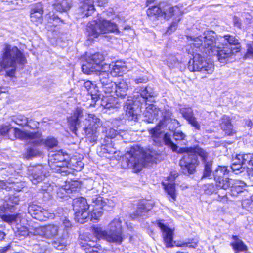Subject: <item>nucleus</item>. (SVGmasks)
<instances>
[{
	"label": "nucleus",
	"mask_w": 253,
	"mask_h": 253,
	"mask_svg": "<svg viewBox=\"0 0 253 253\" xmlns=\"http://www.w3.org/2000/svg\"><path fill=\"white\" fill-rule=\"evenodd\" d=\"M147 14L150 17H162V10L161 7V3L159 4V6H155L149 8L147 10Z\"/></svg>",
	"instance_id": "a19ab883"
},
{
	"label": "nucleus",
	"mask_w": 253,
	"mask_h": 253,
	"mask_svg": "<svg viewBox=\"0 0 253 253\" xmlns=\"http://www.w3.org/2000/svg\"><path fill=\"white\" fill-rule=\"evenodd\" d=\"M108 232L100 227H94L92 232L96 238L104 239L109 243L121 245L123 241L122 222L119 219H113L108 226Z\"/></svg>",
	"instance_id": "423d86ee"
},
{
	"label": "nucleus",
	"mask_w": 253,
	"mask_h": 253,
	"mask_svg": "<svg viewBox=\"0 0 253 253\" xmlns=\"http://www.w3.org/2000/svg\"><path fill=\"white\" fill-rule=\"evenodd\" d=\"M48 157V164L51 169H56L55 167L60 165H68L67 155H64L62 152L49 154Z\"/></svg>",
	"instance_id": "a211bd4d"
},
{
	"label": "nucleus",
	"mask_w": 253,
	"mask_h": 253,
	"mask_svg": "<svg viewBox=\"0 0 253 253\" xmlns=\"http://www.w3.org/2000/svg\"><path fill=\"white\" fill-rule=\"evenodd\" d=\"M148 209L145 207L144 204L140 203L138 208L133 214V218H135L138 217L143 216L148 212Z\"/></svg>",
	"instance_id": "49530a36"
},
{
	"label": "nucleus",
	"mask_w": 253,
	"mask_h": 253,
	"mask_svg": "<svg viewBox=\"0 0 253 253\" xmlns=\"http://www.w3.org/2000/svg\"><path fill=\"white\" fill-rule=\"evenodd\" d=\"M162 184L168 194L170 196L172 201H175L176 200V194L174 183L172 182H163Z\"/></svg>",
	"instance_id": "72a5a7b5"
},
{
	"label": "nucleus",
	"mask_w": 253,
	"mask_h": 253,
	"mask_svg": "<svg viewBox=\"0 0 253 253\" xmlns=\"http://www.w3.org/2000/svg\"><path fill=\"white\" fill-rule=\"evenodd\" d=\"M60 227L55 224H48L37 228L35 232L37 234L46 239H53L58 235Z\"/></svg>",
	"instance_id": "dca6fc26"
},
{
	"label": "nucleus",
	"mask_w": 253,
	"mask_h": 253,
	"mask_svg": "<svg viewBox=\"0 0 253 253\" xmlns=\"http://www.w3.org/2000/svg\"><path fill=\"white\" fill-rule=\"evenodd\" d=\"M94 2V0H84L80 3V12L86 17L92 15L95 11Z\"/></svg>",
	"instance_id": "5701e85b"
},
{
	"label": "nucleus",
	"mask_w": 253,
	"mask_h": 253,
	"mask_svg": "<svg viewBox=\"0 0 253 253\" xmlns=\"http://www.w3.org/2000/svg\"><path fill=\"white\" fill-rule=\"evenodd\" d=\"M54 7V8L58 11H59L60 12H65V11H64V8L63 7H62V6H61V3L60 1L59 2H58L56 3H55L54 5H53Z\"/></svg>",
	"instance_id": "338daca9"
},
{
	"label": "nucleus",
	"mask_w": 253,
	"mask_h": 253,
	"mask_svg": "<svg viewBox=\"0 0 253 253\" xmlns=\"http://www.w3.org/2000/svg\"><path fill=\"white\" fill-rule=\"evenodd\" d=\"M232 238L234 240V241L230 243V245L234 251L240 252L246 251L248 250L247 246L237 236L233 235Z\"/></svg>",
	"instance_id": "473e14b6"
},
{
	"label": "nucleus",
	"mask_w": 253,
	"mask_h": 253,
	"mask_svg": "<svg viewBox=\"0 0 253 253\" xmlns=\"http://www.w3.org/2000/svg\"><path fill=\"white\" fill-rule=\"evenodd\" d=\"M28 213L33 218L39 221H45L46 219L52 218L53 216L52 214L42 207L34 204L29 205Z\"/></svg>",
	"instance_id": "2eb2a0df"
},
{
	"label": "nucleus",
	"mask_w": 253,
	"mask_h": 253,
	"mask_svg": "<svg viewBox=\"0 0 253 253\" xmlns=\"http://www.w3.org/2000/svg\"><path fill=\"white\" fill-rule=\"evenodd\" d=\"M247 164L253 166L251 169L253 172V154H238L233 160L232 164Z\"/></svg>",
	"instance_id": "b1692460"
},
{
	"label": "nucleus",
	"mask_w": 253,
	"mask_h": 253,
	"mask_svg": "<svg viewBox=\"0 0 253 253\" xmlns=\"http://www.w3.org/2000/svg\"><path fill=\"white\" fill-rule=\"evenodd\" d=\"M43 7L41 4L34 5L31 10L30 18L34 22L42 23V21Z\"/></svg>",
	"instance_id": "393cba45"
},
{
	"label": "nucleus",
	"mask_w": 253,
	"mask_h": 253,
	"mask_svg": "<svg viewBox=\"0 0 253 253\" xmlns=\"http://www.w3.org/2000/svg\"><path fill=\"white\" fill-rule=\"evenodd\" d=\"M99 191L94 188L88 192V200H91L94 204L92 205L93 208L90 209L89 217L91 220H97L102 214V210H108L105 208V202L103 201V198L99 196Z\"/></svg>",
	"instance_id": "9d476101"
},
{
	"label": "nucleus",
	"mask_w": 253,
	"mask_h": 253,
	"mask_svg": "<svg viewBox=\"0 0 253 253\" xmlns=\"http://www.w3.org/2000/svg\"><path fill=\"white\" fill-rule=\"evenodd\" d=\"M230 172L227 167L218 166L213 172L215 181H217V183L219 184V180L228 178Z\"/></svg>",
	"instance_id": "bb28decb"
},
{
	"label": "nucleus",
	"mask_w": 253,
	"mask_h": 253,
	"mask_svg": "<svg viewBox=\"0 0 253 253\" xmlns=\"http://www.w3.org/2000/svg\"><path fill=\"white\" fill-rule=\"evenodd\" d=\"M140 102L133 99H128L124 106L125 111H136L139 109Z\"/></svg>",
	"instance_id": "f704fd0d"
},
{
	"label": "nucleus",
	"mask_w": 253,
	"mask_h": 253,
	"mask_svg": "<svg viewBox=\"0 0 253 253\" xmlns=\"http://www.w3.org/2000/svg\"><path fill=\"white\" fill-rule=\"evenodd\" d=\"M41 139L42 140V144H44L49 149L53 148L58 145L57 140L54 137H48L45 140H43L42 137Z\"/></svg>",
	"instance_id": "a18cd8bd"
},
{
	"label": "nucleus",
	"mask_w": 253,
	"mask_h": 253,
	"mask_svg": "<svg viewBox=\"0 0 253 253\" xmlns=\"http://www.w3.org/2000/svg\"><path fill=\"white\" fill-rule=\"evenodd\" d=\"M7 185V181L5 182L4 181H0V197L3 196L1 193H2L3 194H4V192L3 191L4 190H5V187Z\"/></svg>",
	"instance_id": "69168bd1"
},
{
	"label": "nucleus",
	"mask_w": 253,
	"mask_h": 253,
	"mask_svg": "<svg viewBox=\"0 0 253 253\" xmlns=\"http://www.w3.org/2000/svg\"><path fill=\"white\" fill-rule=\"evenodd\" d=\"M181 19V17H174L172 18V22L168 28V30L166 33L168 34H170L173 32L175 31L178 26V24Z\"/></svg>",
	"instance_id": "8fccbe9b"
},
{
	"label": "nucleus",
	"mask_w": 253,
	"mask_h": 253,
	"mask_svg": "<svg viewBox=\"0 0 253 253\" xmlns=\"http://www.w3.org/2000/svg\"><path fill=\"white\" fill-rule=\"evenodd\" d=\"M46 243L43 241L32 246V253H48L46 248Z\"/></svg>",
	"instance_id": "58836bf2"
},
{
	"label": "nucleus",
	"mask_w": 253,
	"mask_h": 253,
	"mask_svg": "<svg viewBox=\"0 0 253 253\" xmlns=\"http://www.w3.org/2000/svg\"><path fill=\"white\" fill-rule=\"evenodd\" d=\"M183 157L179 161V166L185 174H192L195 171L196 167L199 164L197 156L203 163L209 161V153L199 146L184 148Z\"/></svg>",
	"instance_id": "20e7f679"
},
{
	"label": "nucleus",
	"mask_w": 253,
	"mask_h": 253,
	"mask_svg": "<svg viewBox=\"0 0 253 253\" xmlns=\"http://www.w3.org/2000/svg\"><path fill=\"white\" fill-rule=\"evenodd\" d=\"M101 150L104 153L114 154L116 153V148L114 147L112 143H105L102 145Z\"/></svg>",
	"instance_id": "5fc2aeb1"
},
{
	"label": "nucleus",
	"mask_w": 253,
	"mask_h": 253,
	"mask_svg": "<svg viewBox=\"0 0 253 253\" xmlns=\"http://www.w3.org/2000/svg\"><path fill=\"white\" fill-rule=\"evenodd\" d=\"M198 240L196 239H188L185 241L176 245L178 247H188L190 248L195 249L198 247Z\"/></svg>",
	"instance_id": "c03bdc74"
},
{
	"label": "nucleus",
	"mask_w": 253,
	"mask_h": 253,
	"mask_svg": "<svg viewBox=\"0 0 253 253\" xmlns=\"http://www.w3.org/2000/svg\"><path fill=\"white\" fill-rule=\"evenodd\" d=\"M31 169H29V171H31L29 178L34 184H37L45 178L46 176L45 169L42 166L39 165Z\"/></svg>",
	"instance_id": "aec40b11"
},
{
	"label": "nucleus",
	"mask_w": 253,
	"mask_h": 253,
	"mask_svg": "<svg viewBox=\"0 0 253 253\" xmlns=\"http://www.w3.org/2000/svg\"><path fill=\"white\" fill-rule=\"evenodd\" d=\"M56 169H51L53 172L60 173L62 175H66L70 173L68 165H60L55 167Z\"/></svg>",
	"instance_id": "3c124183"
},
{
	"label": "nucleus",
	"mask_w": 253,
	"mask_h": 253,
	"mask_svg": "<svg viewBox=\"0 0 253 253\" xmlns=\"http://www.w3.org/2000/svg\"><path fill=\"white\" fill-rule=\"evenodd\" d=\"M247 167V164H232L230 168L232 169V172L238 174L244 172Z\"/></svg>",
	"instance_id": "603ef678"
},
{
	"label": "nucleus",
	"mask_w": 253,
	"mask_h": 253,
	"mask_svg": "<svg viewBox=\"0 0 253 253\" xmlns=\"http://www.w3.org/2000/svg\"><path fill=\"white\" fill-rule=\"evenodd\" d=\"M99 77L100 82L102 84V87L113 81L111 79L109 73L103 71V70H101L99 72Z\"/></svg>",
	"instance_id": "ea45409f"
},
{
	"label": "nucleus",
	"mask_w": 253,
	"mask_h": 253,
	"mask_svg": "<svg viewBox=\"0 0 253 253\" xmlns=\"http://www.w3.org/2000/svg\"><path fill=\"white\" fill-rule=\"evenodd\" d=\"M203 189L206 194L211 195L214 193H216L217 189L213 183H208L204 185Z\"/></svg>",
	"instance_id": "09e8293b"
},
{
	"label": "nucleus",
	"mask_w": 253,
	"mask_h": 253,
	"mask_svg": "<svg viewBox=\"0 0 253 253\" xmlns=\"http://www.w3.org/2000/svg\"><path fill=\"white\" fill-rule=\"evenodd\" d=\"M4 195L1 196V199L3 200L5 203L3 205L0 206V216L5 222L9 223H15L20 219L19 214H7V213L15 211L14 206L19 204V196L16 194H4Z\"/></svg>",
	"instance_id": "6e6552de"
},
{
	"label": "nucleus",
	"mask_w": 253,
	"mask_h": 253,
	"mask_svg": "<svg viewBox=\"0 0 253 253\" xmlns=\"http://www.w3.org/2000/svg\"><path fill=\"white\" fill-rule=\"evenodd\" d=\"M71 226L72 224L69 220L65 218L63 220L62 225L59 226L60 231L62 228H64L63 233L58 238L52 242V245L54 248L58 250H61L66 247L68 244L69 237L68 230Z\"/></svg>",
	"instance_id": "ddd939ff"
},
{
	"label": "nucleus",
	"mask_w": 253,
	"mask_h": 253,
	"mask_svg": "<svg viewBox=\"0 0 253 253\" xmlns=\"http://www.w3.org/2000/svg\"><path fill=\"white\" fill-rule=\"evenodd\" d=\"M83 112H75L74 115L68 119L69 129L76 135H77V131L80 127L81 122L84 120L83 122L85 126L83 129L85 131L86 135L88 136H93L94 140L96 137V133L100 131L103 133H106V134L113 138L117 135L122 136V133L124 132L122 130L117 131L113 128H110L109 131L107 128L102 126V122L100 120L97 118L93 114H87L85 112V114H83Z\"/></svg>",
	"instance_id": "f03ea898"
},
{
	"label": "nucleus",
	"mask_w": 253,
	"mask_h": 253,
	"mask_svg": "<svg viewBox=\"0 0 253 253\" xmlns=\"http://www.w3.org/2000/svg\"><path fill=\"white\" fill-rule=\"evenodd\" d=\"M61 6L64 8V11H67L71 7V3L68 0H62L61 1Z\"/></svg>",
	"instance_id": "052dcab7"
},
{
	"label": "nucleus",
	"mask_w": 253,
	"mask_h": 253,
	"mask_svg": "<svg viewBox=\"0 0 253 253\" xmlns=\"http://www.w3.org/2000/svg\"><path fill=\"white\" fill-rule=\"evenodd\" d=\"M24 183L18 182L7 181V185L5 187L6 191H20L24 188Z\"/></svg>",
	"instance_id": "4c0bfd02"
},
{
	"label": "nucleus",
	"mask_w": 253,
	"mask_h": 253,
	"mask_svg": "<svg viewBox=\"0 0 253 253\" xmlns=\"http://www.w3.org/2000/svg\"><path fill=\"white\" fill-rule=\"evenodd\" d=\"M216 41L222 45H225L229 47H233L235 52L239 51L240 42L239 40L235 36L229 34L225 35L216 39Z\"/></svg>",
	"instance_id": "6ab92c4d"
},
{
	"label": "nucleus",
	"mask_w": 253,
	"mask_h": 253,
	"mask_svg": "<svg viewBox=\"0 0 253 253\" xmlns=\"http://www.w3.org/2000/svg\"><path fill=\"white\" fill-rule=\"evenodd\" d=\"M82 70L86 74H91L95 72H100L101 70H103V67L98 65H95L87 59V61L83 64Z\"/></svg>",
	"instance_id": "2f4dec72"
},
{
	"label": "nucleus",
	"mask_w": 253,
	"mask_h": 253,
	"mask_svg": "<svg viewBox=\"0 0 253 253\" xmlns=\"http://www.w3.org/2000/svg\"><path fill=\"white\" fill-rule=\"evenodd\" d=\"M148 116V119L146 118L145 120L149 123H153L154 122L155 120H157L155 118V117H153L152 116L151 112H146V114H145V117H147Z\"/></svg>",
	"instance_id": "0e129e2a"
},
{
	"label": "nucleus",
	"mask_w": 253,
	"mask_h": 253,
	"mask_svg": "<svg viewBox=\"0 0 253 253\" xmlns=\"http://www.w3.org/2000/svg\"><path fill=\"white\" fill-rule=\"evenodd\" d=\"M233 23L235 26L241 28V22L239 18L235 16L233 18Z\"/></svg>",
	"instance_id": "774afa93"
},
{
	"label": "nucleus",
	"mask_w": 253,
	"mask_h": 253,
	"mask_svg": "<svg viewBox=\"0 0 253 253\" xmlns=\"http://www.w3.org/2000/svg\"><path fill=\"white\" fill-rule=\"evenodd\" d=\"M73 190L71 188H66L61 187L58 188L57 191V195L58 197L60 198H64L69 196V194L72 192Z\"/></svg>",
	"instance_id": "4d7b16f0"
},
{
	"label": "nucleus",
	"mask_w": 253,
	"mask_h": 253,
	"mask_svg": "<svg viewBox=\"0 0 253 253\" xmlns=\"http://www.w3.org/2000/svg\"><path fill=\"white\" fill-rule=\"evenodd\" d=\"M21 118H17L15 123L20 126L27 125L28 123V120L25 117H20Z\"/></svg>",
	"instance_id": "680f3d73"
},
{
	"label": "nucleus",
	"mask_w": 253,
	"mask_h": 253,
	"mask_svg": "<svg viewBox=\"0 0 253 253\" xmlns=\"http://www.w3.org/2000/svg\"><path fill=\"white\" fill-rule=\"evenodd\" d=\"M238 182L234 184V186H231V194L236 196V194H238L243 192L242 186L238 185Z\"/></svg>",
	"instance_id": "13d9d810"
},
{
	"label": "nucleus",
	"mask_w": 253,
	"mask_h": 253,
	"mask_svg": "<svg viewBox=\"0 0 253 253\" xmlns=\"http://www.w3.org/2000/svg\"><path fill=\"white\" fill-rule=\"evenodd\" d=\"M105 66L111 68L110 75L113 77L120 76V74L125 72L126 70L125 63L122 61H117L109 65L106 64Z\"/></svg>",
	"instance_id": "c85d7f7f"
},
{
	"label": "nucleus",
	"mask_w": 253,
	"mask_h": 253,
	"mask_svg": "<svg viewBox=\"0 0 253 253\" xmlns=\"http://www.w3.org/2000/svg\"><path fill=\"white\" fill-rule=\"evenodd\" d=\"M84 86L90 95L92 101L93 102V104L91 103L90 105L95 106L96 102L100 99L101 96L100 94H99L96 84L88 80L84 82Z\"/></svg>",
	"instance_id": "4be33fe9"
},
{
	"label": "nucleus",
	"mask_w": 253,
	"mask_h": 253,
	"mask_svg": "<svg viewBox=\"0 0 253 253\" xmlns=\"http://www.w3.org/2000/svg\"><path fill=\"white\" fill-rule=\"evenodd\" d=\"M41 190L44 194H47V197H49L53 190V186L48 183H44L41 186Z\"/></svg>",
	"instance_id": "6e6d98bb"
},
{
	"label": "nucleus",
	"mask_w": 253,
	"mask_h": 253,
	"mask_svg": "<svg viewBox=\"0 0 253 253\" xmlns=\"http://www.w3.org/2000/svg\"><path fill=\"white\" fill-rule=\"evenodd\" d=\"M186 135L181 131H175L173 133V137L175 141L184 140Z\"/></svg>",
	"instance_id": "bf43d9fd"
},
{
	"label": "nucleus",
	"mask_w": 253,
	"mask_h": 253,
	"mask_svg": "<svg viewBox=\"0 0 253 253\" xmlns=\"http://www.w3.org/2000/svg\"><path fill=\"white\" fill-rule=\"evenodd\" d=\"M171 120L164 116V118L161 120L156 126L149 130V134L153 143L157 146L161 145L164 142L166 145L170 147L173 151H176L177 146L171 139L170 135L168 133L164 134L162 126L166 125Z\"/></svg>",
	"instance_id": "0eeeda50"
},
{
	"label": "nucleus",
	"mask_w": 253,
	"mask_h": 253,
	"mask_svg": "<svg viewBox=\"0 0 253 253\" xmlns=\"http://www.w3.org/2000/svg\"><path fill=\"white\" fill-rule=\"evenodd\" d=\"M98 21H93L89 22L86 27V35L91 39L97 38L100 34L107 32H113L120 34L121 32L118 29L117 25L114 23L102 19H98Z\"/></svg>",
	"instance_id": "1a4fd4ad"
},
{
	"label": "nucleus",
	"mask_w": 253,
	"mask_h": 253,
	"mask_svg": "<svg viewBox=\"0 0 253 253\" xmlns=\"http://www.w3.org/2000/svg\"><path fill=\"white\" fill-rule=\"evenodd\" d=\"M17 233L19 236L25 237L29 234V231L26 228L22 227L18 228Z\"/></svg>",
	"instance_id": "e2e57ef3"
},
{
	"label": "nucleus",
	"mask_w": 253,
	"mask_h": 253,
	"mask_svg": "<svg viewBox=\"0 0 253 253\" xmlns=\"http://www.w3.org/2000/svg\"><path fill=\"white\" fill-rule=\"evenodd\" d=\"M136 90L140 94L144 102L142 105L144 106L146 111H157L156 106L153 103H148V101L147 100L148 97H154L156 96L153 88L150 86H146L145 88H137Z\"/></svg>",
	"instance_id": "4468645a"
},
{
	"label": "nucleus",
	"mask_w": 253,
	"mask_h": 253,
	"mask_svg": "<svg viewBox=\"0 0 253 253\" xmlns=\"http://www.w3.org/2000/svg\"><path fill=\"white\" fill-rule=\"evenodd\" d=\"M167 62L168 66L170 68L176 67L179 63L178 58L173 55L168 56Z\"/></svg>",
	"instance_id": "864d4df0"
},
{
	"label": "nucleus",
	"mask_w": 253,
	"mask_h": 253,
	"mask_svg": "<svg viewBox=\"0 0 253 253\" xmlns=\"http://www.w3.org/2000/svg\"><path fill=\"white\" fill-rule=\"evenodd\" d=\"M88 60L92 62L95 65H98L103 67V69L105 68V65L103 66L101 64L104 60V57L103 54L100 53H95V54L89 57Z\"/></svg>",
	"instance_id": "e433bc0d"
},
{
	"label": "nucleus",
	"mask_w": 253,
	"mask_h": 253,
	"mask_svg": "<svg viewBox=\"0 0 253 253\" xmlns=\"http://www.w3.org/2000/svg\"><path fill=\"white\" fill-rule=\"evenodd\" d=\"M81 247L86 251V253H98V250L101 248L100 246H96V243L90 240L89 238L83 240L80 243Z\"/></svg>",
	"instance_id": "cd10ccee"
},
{
	"label": "nucleus",
	"mask_w": 253,
	"mask_h": 253,
	"mask_svg": "<svg viewBox=\"0 0 253 253\" xmlns=\"http://www.w3.org/2000/svg\"><path fill=\"white\" fill-rule=\"evenodd\" d=\"M183 116L185 119L196 129H200V125L193 116V112H183Z\"/></svg>",
	"instance_id": "c9c22d12"
},
{
	"label": "nucleus",
	"mask_w": 253,
	"mask_h": 253,
	"mask_svg": "<svg viewBox=\"0 0 253 253\" xmlns=\"http://www.w3.org/2000/svg\"><path fill=\"white\" fill-rule=\"evenodd\" d=\"M220 126L221 129L228 135H232L236 132L231 124L230 119L228 116L224 115L222 117L221 119Z\"/></svg>",
	"instance_id": "a878e982"
},
{
	"label": "nucleus",
	"mask_w": 253,
	"mask_h": 253,
	"mask_svg": "<svg viewBox=\"0 0 253 253\" xmlns=\"http://www.w3.org/2000/svg\"><path fill=\"white\" fill-rule=\"evenodd\" d=\"M162 17L169 20L174 17H181L182 12L177 6H172L166 2H161Z\"/></svg>",
	"instance_id": "f3484780"
},
{
	"label": "nucleus",
	"mask_w": 253,
	"mask_h": 253,
	"mask_svg": "<svg viewBox=\"0 0 253 253\" xmlns=\"http://www.w3.org/2000/svg\"><path fill=\"white\" fill-rule=\"evenodd\" d=\"M157 225L162 231L164 241L166 247L168 248L173 247V230L164 225L161 221L157 222Z\"/></svg>",
	"instance_id": "412c9836"
},
{
	"label": "nucleus",
	"mask_w": 253,
	"mask_h": 253,
	"mask_svg": "<svg viewBox=\"0 0 253 253\" xmlns=\"http://www.w3.org/2000/svg\"><path fill=\"white\" fill-rule=\"evenodd\" d=\"M26 62L24 55L17 47L6 44L0 58V71L4 70L7 76L13 77L17 65L23 68Z\"/></svg>",
	"instance_id": "7ed1b4c3"
},
{
	"label": "nucleus",
	"mask_w": 253,
	"mask_h": 253,
	"mask_svg": "<svg viewBox=\"0 0 253 253\" xmlns=\"http://www.w3.org/2000/svg\"><path fill=\"white\" fill-rule=\"evenodd\" d=\"M38 132L39 133V132ZM39 133L40 134V136L39 137L40 142L38 144L32 142L31 141H30V138H28L25 137L22 138L26 140L29 144L33 145V147H27V151L25 155L26 157L28 158L38 156L40 153V152L36 147L37 146L41 145L42 141V140L41 139V133L40 132Z\"/></svg>",
	"instance_id": "c756f323"
},
{
	"label": "nucleus",
	"mask_w": 253,
	"mask_h": 253,
	"mask_svg": "<svg viewBox=\"0 0 253 253\" xmlns=\"http://www.w3.org/2000/svg\"><path fill=\"white\" fill-rule=\"evenodd\" d=\"M73 207L75 211V219L78 222L83 224L89 217L90 209L92 205L87 203L85 198L78 197L73 200Z\"/></svg>",
	"instance_id": "9b49d317"
},
{
	"label": "nucleus",
	"mask_w": 253,
	"mask_h": 253,
	"mask_svg": "<svg viewBox=\"0 0 253 253\" xmlns=\"http://www.w3.org/2000/svg\"><path fill=\"white\" fill-rule=\"evenodd\" d=\"M127 90L128 85L126 82L122 80L118 83H116L114 92L115 95L124 98L126 96Z\"/></svg>",
	"instance_id": "7c9ffc66"
},
{
	"label": "nucleus",
	"mask_w": 253,
	"mask_h": 253,
	"mask_svg": "<svg viewBox=\"0 0 253 253\" xmlns=\"http://www.w3.org/2000/svg\"><path fill=\"white\" fill-rule=\"evenodd\" d=\"M216 34L212 31H206L203 36H187V39L193 42L186 48L193 58L188 62V69L191 72H198L206 77L214 70L212 62L205 59V56L216 55L221 63H225L233 55V47L222 45L216 41Z\"/></svg>",
	"instance_id": "f257e3e1"
},
{
	"label": "nucleus",
	"mask_w": 253,
	"mask_h": 253,
	"mask_svg": "<svg viewBox=\"0 0 253 253\" xmlns=\"http://www.w3.org/2000/svg\"><path fill=\"white\" fill-rule=\"evenodd\" d=\"M230 180H231V179H229L228 178H225V179L219 180V184L217 183V181H215L216 187H217V190L219 189H223L226 190L230 188L231 185Z\"/></svg>",
	"instance_id": "de8ad7c7"
},
{
	"label": "nucleus",
	"mask_w": 253,
	"mask_h": 253,
	"mask_svg": "<svg viewBox=\"0 0 253 253\" xmlns=\"http://www.w3.org/2000/svg\"><path fill=\"white\" fill-rule=\"evenodd\" d=\"M116 84V83L113 81L109 83V84L102 87L103 91L105 93L109 94L111 96H114Z\"/></svg>",
	"instance_id": "37998d69"
},
{
	"label": "nucleus",
	"mask_w": 253,
	"mask_h": 253,
	"mask_svg": "<svg viewBox=\"0 0 253 253\" xmlns=\"http://www.w3.org/2000/svg\"><path fill=\"white\" fill-rule=\"evenodd\" d=\"M203 163L204 164V169L201 179L209 178L211 175L212 162L210 160Z\"/></svg>",
	"instance_id": "79ce46f5"
},
{
	"label": "nucleus",
	"mask_w": 253,
	"mask_h": 253,
	"mask_svg": "<svg viewBox=\"0 0 253 253\" xmlns=\"http://www.w3.org/2000/svg\"><path fill=\"white\" fill-rule=\"evenodd\" d=\"M8 132H11L14 134L15 138L22 139L25 137L30 138V141L33 143L38 144L40 142V134L38 132L25 133L19 129L13 128L7 126H1L0 127V134L2 135H5Z\"/></svg>",
	"instance_id": "f8f14e48"
},
{
	"label": "nucleus",
	"mask_w": 253,
	"mask_h": 253,
	"mask_svg": "<svg viewBox=\"0 0 253 253\" xmlns=\"http://www.w3.org/2000/svg\"><path fill=\"white\" fill-rule=\"evenodd\" d=\"M158 152L153 149L144 151L138 146L131 148L125 154L127 166L139 170L146 165L147 162H153L156 159Z\"/></svg>",
	"instance_id": "39448f33"
}]
</instances>
